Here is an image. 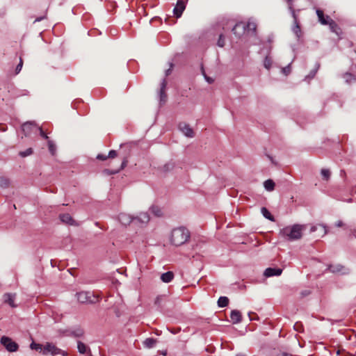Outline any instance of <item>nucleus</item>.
<instances>
[{
    "label": "nucleus",
    "instance_id": "7c9ffc66",
    "mask_svg": "<svg viewBox=\"0 0 356 356\" xmlns=\"http://www.w3.org/2000/svg\"><path fill=\"white\" fill-rule=\"evenodd\" d=\"M43 346L40 343H37L34 341H33L31 344H30V348L32 349V350H35L37 351H39L40 353H42V350H43Z\"/></svg>",
    "mask_w": 356,
    "mask_h": 356
},
{
    "label": "nucleus",
    "instance_id": "ddd939ff",
    "mask_svg": "<svg viewBox=\"0 0 356 356\" xmlns=\"http://www.w3.org/2000/svg\"><path fill=\"white\" fill-rule=\"evenodd\" d=\"M59 218L63 223L70 225H78V224L75 222V220L72 218V217L69 213H63L59 216Z\"/></svg>",
    "mask_w": 356,
    "mask_h": 356
},
{
    "label": "nucleus",
    "instance_id": "6e6552de",
    "mask_svg": "<svg viewBox=\"0 0 356 356\" xmlns=\"http://www.w3.org/2000/svg\"><path fill=\"white\" fill-rule=\"evenodd\" d=\"M179 129L188 138H193L194 136L193 130L190 127V126L184 122L179 123Z\"/></svg>",
    "mask_w": 356,
    "mask_h": 356
},
{
    "label": "nucleus",
    "instance_id": "bb28decb",
    "mask_svg": "<svg viewBox=\"0 0 356 356\" xmlns=\"http://www.w3.org/2000/svg\"><path fill=\"white\" fill-rule=\"evenodd\" d=\"M229 303V299L226 296H220L218 300V306L219 307H225Z\"/></svg>",
    "mask_w": 356,
    "mask_h": 356
},
{
    "label": "nucleus",
    "instance_id": "f257e3e1",
    "mask_svg": "<svg viewBox=\"0 0 356 356\" xmlns=\"http://www.w3.org/2000/svg\"><path fill=\"white\" fill-rule=\"evenodd\" d=\"M190 238L189 231L184 227H179L174 229L171 234V242L176 246L184 244Z\"/></svg>",
    "mask_w": 356,
    "mask_h": 356
},
{
    "label": "nucleus",
    "instance_id": "aec40b11",
    "mask_svg": "<svg viewBox=\"0 0 356 356\" xmlns=\"http://www.w3.org/2000/svg\"><path fill=\"white\" fill-rule=\"evenodd\" d=\"M257 29V24L255 20L253 18L249 19L247 24H245V31L248 30L252 31L253 33L256 32Z\"/></svg>",
    "mask_w": 356,
    "mask_h": 356
},
{
    "label": "nucleus",
    "instance_id": "a878e982",
    "mask_svg": "<svg viewBox=\"0 0 356 356\" xmlns=\"http://www.w3.org/2000/svg\"><path fill=\"white\" fill-rule=\"evenodd\" d=\"M343 77L347 83H351L356 81L355 76L351 73L346 72L343 74Z\"/></svg>",
    "mask_w": 356,
    "mask_h": 356
},
{
    "label": "nucleus",
    "instance_id": "423d86ee",
    "mask_svg": "<svg viewBox=\"0 0 356 356\" xmlns=\"http://www.w3.org/2000/svg\"><path fill=\"white\" fill-rule=\"evenodd\" d=\"M186 1L187 0H177L176 6L173 9V13L177 17H181L186 8Z\"/></svg>",
    "mask_w": 356,
    "mask_h": 356
},
{
    "label": "nucleus",
    "instance_id": "b1692460",
    "mask_svg": "<svg viewBox=\"0 0 356 356\" xmlns=\"http://www.w3.org/2000/svg\"><path fill=\"white\" fill-rule=\"evenodd\" d=\"M261 212L264 217L266 218V219L273 222L275 221L274 217L266 207H261Z\"/></svg>",
    "mask_w": 356,
    "mask_h": 356
},
{
    "label": "nucleus",
    "instance_id": "393cba45",
    "mask_svg": "<svg viewBox=\"0 0 356 356\" xmlns=\"http://www.w3.org/2000/svg\"><path fill=\"white\" fill-rule=\"evenodd\" d=\"M265 189L268 191H272L275 188V182L272 179H267L264 183Z\"/></svg>",
    "mask_w": 356,
    "mask_h": 356
},
{
    "label": "nucleus",
    "instance_id": "864d4df0",
    "mask_svg": "<svg viewBox=\"0 0 356 356\" xmlns=\"http://www.w3.org/2000/svg\"><path fill=\"white\" fill-rule=\"evenodd\" d=\"M170 332L173 334H177L178 332V330H170Z\"/></svg>",
    "mask_w": 356,
    "mask_h": 356
},
{
    "label": "nucleus",
    "instance_id": "9b49d317",
    "mask_svg": "<svg viewBox=\"0 0 356 356\" xmlns=\"http://www.w3.org/2000/svg\"><path fill=\"white\" fill-rule=\"evenodd\" d=\"M3 302L9 305L11 307L15 308L17 305L15 304V300L16 298L15 293H6L3 295Z\"/></svg>",
    "mask_w": 356,
    "mask_h": 356
},
{
    "label": "nucleus",
    "instance_id": "c9c22d12",
    "mask_svg": "<svg viewBox=\"0 0 356 356\" xmlns=\"http://www.w3.org/2000/svg\"><path fill=\"white\" fill-rule=\"evenodd\" d=\"M286 2L288 3L289 4V9L291 13V15L293 18V19H296V13H295V10L293 8V4H292V1L293 0H286Z\"/></svg>",
    "mask_w": 356,
    "mask_h": 356
},
{
    "label": "nucleus",
    "instance_id": "f704fd0d",
    "mask_svg": "<svg viewBox=\"0 0 356 356\" xmlns=\"http://www.w3.org/2000/svg\"><path fill=\"white\" fill-rule=\"evenodd\" d=\"M48 147L50 153L54 155L56 151V147L52 140H48Z\"/></svg>",
    "mask_w": 356,
    "mask_h": 356
},
{
    "label": "nucleus",
    "instance_id": "4d7b16f0",
    "mask_svg": "<svg viewBox=\"0 0 356 356\" xmlns=\"http://www.w3.org/2000/svg\"><path fill=\"white\" fill-rule=\"evenodd\" d=\"M6 128H0V131H6Z\"/></svg>",
    "mask_w": 356,
    "mask_h": 356
},
{
    "label": "nucleus",
    "instance_id": "6e6d98bb",
    "mask_svg": "<svg viewBox=\"0 0 356 356\" xmlns=\"http://www.w3.org/2000/svg\"><path fill=\"white\" fill-rule=\"evenodd\" d=\"M236 356H246V355L244 354H242V353H239V354H237Z\"/></svg>",
    "mask_w": 356,
    "mask_h": 356
},
{
    "label": "nucleus",
    "instance_id": "13d9d810",
    "mask_svg": "<svg viewBox=\"0 0 356 356\" xmlns=\"http://www.w3.org/2000/svg\"><path fill=\"white\" fill-rule=\"evenodd\" d=\"M158 301H159V298H157V299L156 300L155 303L156 304V303L158 302Z\"/></svg>",
    "mask_w": 356,
    "mask_h": 356
},
{
    "label": "nucleus",
    "instance_id": "f03ea898",
    "mask_svg": "<svg viewBox=\"0 0 356 356\" xmlns=\"http://www.w3.org/2000/svg\"><path fill=\"white\" fill-rule=\"evenodd\" d=\"M302 226L300 225H294L291 227H286L281 229L280 234L287 237L289 240H298L302 237Z\"/></svg>",
    "mask_w": 356,
    "mask_h": 356
},
{
    "label": "nucleus",
    "instance_id": "c756f323",
    "mask_svg": "<svg viewBox=\"0 0 356 356\" xmlns=\"http://www.w3.org/2000/svg\"><path fill=\"white\" fill-rule=\"evenodd\" d=\"M10 181L7 177H0V187L6 188L9 186Z\"/></svg>",
    "mask_w": 356,
    "mask_h": 356
},
{
    "label": "nucleus",
    "instance_id": "4be33fe9",
    "mask_svg": "<svg viewBox=\"0 0 356 356\" xmlns=\"http://www.w3.org/2000/svg\"><path fill=\"white\" fill-rule=\"evenodd\" d=\"M328 24L331 31L339 35L341 31L337 23L334 20L330 19Z\"/></svg>",
    "mask_w": 356,
    "mask_h": 356
},
{
    "label": "nucleus",
    "instance_id": "c85d7f7f",
    "mask_svg": "<svg viewBox=\"0 0 356 356\" xmlns=\"http://www.w3.org/2000/svg\"><path fill=\"white\" fill-rule=\"evenodd\" d=\"M319 67H320V64L319 63H316L315 68L313 69L312 70H311L309 74L305 77V79L307 80V79H313L315 76V75H316L318 70L319 69Z\"/></svg>",
    "mask_w": 356,
    "mask_h": 356
},
{
    "label": "nucleus",
    "instance_id": "bf43d9fd",
    "mask_svg": "<svg viewBox=\"0 0 356 356\" xmlns=\"http://www.w3.org/2000/svg\"><path fill=\"white\" fill-rule=\"evenodd\" d=\"M323 228L325 229L326 228L325 226H323ZM325 232H326V229H325Z\"/></svg>",
    "mask_w": 356,
    "mask_h": 356
},
{
    "label": "nucleus",
    "instance_id": "a211bd4d",
    "mask_svg": "<svg viewBox=\"0 0 356 356\" xmlns=\"http://www.w3.org/2000/svg\"><path fill=\"white\" fill-rule=\"evenodd\" d=\"M327 269L333 273H345L344 267L340 264L330 265Z\"/></svg>",
    "mask_w": 356,
    "mask_h": 356
},
{
    "label": "nucleus",
    "instance_id": "39448f33",
    "mask_svg": "<svg viewBox=\"0 0 356 356\" xmlns=\"http://www.w3.org/2000/svg\"><path fill=\"white\" fill-rule=\"evenodd\" d=\"M0 343L5 347V348L10 353L16 352L18 348V344L13 341L11 338L6 336L1 337Z\"/></svg>",
    "mask_w": 356,
    "mask_h": 356
},
{
    "label": "nucleus",
    "instance_id": "473e14b6",
    "mask_svg": "<svg viewBox=\"0 0 356 356\" xmlns=\"http://www.w3.org/2000/svg\"><path fill=\"white\" fill-rule=\"evenodd\" d=\"M150 211L155 216H157V217H159L162 215V212H161V210L160 209V208H159L158 207L156 206H152L151 208H150Z\"/></svg>",
    "mask_w": 356,
    "mask_h": 356
},
{
    "label": "nucleus",
    "instance_id": "09e8293b",
    "mask_svg": "<svg viewBox=\"0 0 356 356\" xmlns=\"http://www.w3.org/2000/svg\"><path fill=\"white\" fill-rule=\"evenodd\" d=\"M204 76L206 81L209 83H212L213 82V79L212 78H211V77L207 76L204 73Z\"/></svg>",
    "mask_w": 356,
    "mask_h": 356
},
{
    "label": "nucleus",
    "instance_id": "ea45409f",
    "mask_svg": "<svg viewBox=\"0 0 356 356\" xmlns=\"http://www.w3.org/2000/svg\"><path fill=\"white\" fill-rule=\"evenodd\" d=\"M72 334L76 337H81L83 334V330L81 328H76L72 332Z\"/></svg>",
    "mask_w": 356,
    "mask_h": 356
},
{
    "label": "nucleus",
    "instance_id": "37998d69",
    "mask_svg": "<svg viewBox=\"0 0 356 356\" xmlns=\"http://www.w3.org/2000/svg\"><path fill=\"white\" fill-rule=\"evenodd\" d=\"M22 65H23V61H22V59L20 58L19 63L16 66V68H15V74H17L20 72V71L22 70Z\"/></svg>",
    "mask_w": 356,
    "mask_h": 356
},
{
    "label": "nucleus",
    "instance_id": "de8ad7c7",
    "mask_svg": "<svg viewBox=\"0 0 356 356\" xmlns=\"http://www.w3.org/2000/svg\"><path fill=\"white\" fill-rule=\"evenodd\" d=\"M172 67H173L172 63H170V68L166 70L165 72L166 76H168L171 73Z\"/></svg>",
    "mask_w": 356,
    "mask_h": 356
},
{
    "label": "nucleus",
    "instance_id": "79ce46f5",
    "mask_svg": "<svg viewBox=\"0 0 356 356\" xmlns=\"http://www.w3.org/2000/svg\"><path fill=\"white\" fill-rule=\"evenodd\" d=\"M217 44L220 47H223L225 46V38L222 34L219 36Z\"/></svg>",
    "mask_w": 356,
    "mask_h": 356
},
{
    "label": "nucleus",
    "instance_id": "2eb2a0df",
    "mask_svg": "<svg viewBox=\"0 0 356 356\" xmlns=\"http://www.w3.org/2000/svg\"><path fill=\"white\" fill-rule=\"evenodd\" d=\"M231 321L233 324H237L241 322L242 316L238 310H232L230 314Z\"/></svg>",
    "mask_w": 356,
    "mask_h": 356
},
{
    "label": "nucleus",
    "instance_id": "72a5a7b5",
    "mask_svg": "<svg viewBox=\"0 0 356 356\" xmlns=\"http://www.w3.org/2000/svg\"><path fill=\"white\" fill-rule=\"evenodd\" d=\"M271 65H272V60L268 56V55H266L264 58V66L267 70H269L270 68Z\"/></svg>",
    "mask_w": 356,
    "mask_h": 356
},
{
    "label": "nucleus",
    "instance_id": "9d476101",
    "mask_svg": "<svg viewBox=\"0 0 356 356\" xmlns=\"http://www.w3.org/2000/svg\"><path fill=\"white\" fill-rule=\"evenodd\" d=\"M245 31V24L243 22H238L235 24L232 29V32L237 37L242 35Z\"/></svg>",
    "mask_w": 356,
    "mask_h": 356
},
{
    "label": "nucleus",
    "instance_id": "8fccbe9b",
    "mask_svg": "<svg viewBox=\"0 0 356 356\" xmlns=\"http://www.w3.org/2000/svg\"><path fill=\"white\" fill-rule=\"evenodd\" d=\"M343 225V222L341 220H338L335 223V226L337 227H342Z\"/></svg>",
    "mask_w": 356,
    "mask_h": 356
},
{
    "label": "nucleus",
    "instance_id": "5701e85b",
    "mask_svg": "<svg viewBox=\"0 0 356 356\" xmlns=\"http://www.w3.org/2000/svg\"><path fill=\"white\" fill-rule=\"evenodd\" d=\"M175 167V163L174 161H170L169 162L166 163L163 166V171L164 172H171L172 170H174Z\"/></svg>",
    "mask_w": 356,
    "mask_h": 356
},
{
    "label": "nucleus",
    "instance_id": "603ef678",
    "mask_svg": "<svg viewBox=\"0 0 356 356\" xmlns=\"http://www.w3.org/2000/svg\"><path fill=\"white\" fill-rule=\"evenodd\" d=\"M29 93V92L27 90H24L23 93L22 94H19V95H26Z\"/></svg>",
    "mask_w": 356,
    "mask_h": 356
},
{
    "label": "nucleus",
    "instance_id": "dca6fc26",
    "mask_svg": "<svg viewBox=\"0 0 356 356\" xmlns=\"http://www.w3.org/2000/svg\"><path fill=\"white\" fill-rule=\"evenodd\" d=\"M316 13L318 16L319 22L322 24H323V25L328 24L330 19H331L329 16L327 15L326 17H325L323 12L320 9H317Z\"/></svg>",
    "mask_w": 356,
    "mask_h": 356
},
{
    "label": "nucleus",
    "instance_id": "4c0bfd02",
    "mask_svg": "<svg viewBox=\"0 0 356 356\" xmlns=\"http://www.w3.org/2000/svg\"><path fill=\"white\" fill-rule=\"evenodd\" d=\"M127 159H124L122 162V164H121V166H120V168L118 170H115V171H110V170H108V174H116L118 173L120 170H122L124 169L126 166H127Z\"/></svg>",
    "mask_w": 356,
    "mask_h": 356
},
{
    "label": "nucleus",
    "instance_id": "20e7f679",
    "mask_svg": "<svg viewBox=\"0 0 356 356\" xmlns=\"http://www.w3.org/2000/svg\"><path fill=\"white\" fill-rule=\"evenodd\" d=\"M42 355H51L52 356L61 355L62 356H67V353L60 348L56 347L52 343L47 342L43 347Z\"/></svg>",
    "mask_w": 356,
    "mask_h": 356
},
{
    "label": "nucleus",
    "instance_id": "1a4fd4ad",
    "mask_svg": "<svg viewBox=\"0 0 356 356\" xmlns=\"http://www.w3.org/2000/svg\"><path fill=\"white\" fill-rule=\"evenodd\" d=\"M166 86H167L166 80H165V79H163L161 83V88H160V91L159 93V101H160L161 104H165L167 100V95L165 92Z\"/></svg>",
    "mask_w": 356,
    "mask_h": 356
},
{
    "label": "nucleus",
    "instance_id": "f8f14e48",
    "mask_svg": "<svg viewBox=\"0 0 356 356\" xmlns=\"http://www.w3.org/2000/svg\"><path fill=\"white\" fill-rule=\"evenodd\" d=\"M282 273V270L279 268H267L264 272V275L266 277H270L273 276H278L280 275Z\"/></svg>",
    "mask_w": 356,
    "mask_h": 356
},
{
    "label": "nucleus",
    "instance_id": "f3484780",
    "mask_svg": "<svg viewBox=\"0 0 356 356\" xmlns=\"http://www.w3.org/2000/svg\"><path fill=\"white\" fill-rule=\"evenodd\" d=\"M134 220H137L139 223L144 225L147 224L149 220V216L147 213L143 212L139 213L138 216L134 218Z\"/></svg>",
    "mask_w": 356,
    "mask_h": 356
},
{
    "label": "nucleus",
    "instance_id": "7ed1b4c3",
    "mask_svg": "<svg viewBox=\"0 0 356 356\" xmlns=\"http://www.w3.org/2000/svg\"><path fill=\"white\" fill-rule=\"evenodd\" d=\"M77 300L82 304H95L99 301V297L91 291H80L76 293Z\"/></svg>",
    "mask_w": 356,
    "mask_h": 356
},
{
    "label": "nucleus",
    "instance_id": "a19ab883",
    "mask_svg": "<svg viewBox=\"0 0 356 356\" xmlns=\"http://www.w3.org/2000/svg\"><path fill=\"white\" fill-rule=\"evenodd\" d=\"M32 153H33L32 148H28L25 151L20 152L19 154L22 157H26L27 156L32 154Z\"/></svg>",
    "mask_w": 356,
    "mask_h": 356
},
{
    "label": "nucleus",
    "instance_id": "a18cd8bd",
    "mask_svg": "<svg viewBox=\"0 0 356 356\" xmlns=\"http://www.w3.org/2000/svg\"><path fill=\"white\" fill-rule=\"evenodd\" d=\"M117 156V152L115 150H111L107 155L108 158H115Z\"/></svg>",
    "mask_w": 356,
    "mask_h": 356
},
{
    "label": "nucleus",
    "instance_id": "0eeeda50",
    "mask_svg": "<svg viewBox=\"0 0 356 356\" xmlns=\"http://www.w3.org/2000/svg\"><path fill=\"white\" fill-rule=\"evenodd\" d=\"M37 124L34 122H26L22 126V130L25 136H29L31 132L37 129Z\"/></svg>",
    "mask_w": 356,
    "mask_h": 356
},
{
    "label": "nucleus",
    "instance_id": "412c9836",
    "mask_svg": "<svg viewBox=\"0 0 356 356\" xmlns=\"http://www.w3.org/2000/svg\"><path fill=\"white\" fill-rule=\"evenodd\" d=\"M293 32L295 33L298 39H300L301 37V30L300 27L298 23L297 18L294 19V26L292 28Z\"/></svg>",
    "mask_w": 356,
    "mask_h": 356
},
{
    "label": "nucleus",
    "instance_id": "3c124183",
    "mask_svg": "<svg viewBox=\"0 0 356 356\" xmlns=\"http://www.w3.org/2000/svg\"><path fill=\"white\" fill-rule=\"evenodd\" d=\"M44 18H45V16L40 17H37V18L35 19L34 22H40V21H42V20L43 19H44Z\"/></svg>",
    "mask_w": 356,
    "mask_h": 356
},
{
    "label": "nucleus",
    "instance_id": "49530a36",
    "mask_svg": "<svg viewBox=\"0 0 356 356\" xmlns=\"http://www.w3.org/2000/svg\"><path fill=\"white\" fill-rule=\"evenodd\" d=\"M97 159L98 160H102V161H105L106 160V159L108 158L107 156L104 155V154H99L97 156Z\"/></svg>",
    "mask_w": 356,
    "mask_h": 356
},
{
    "label": "nucleus",
    "instance_id": "6ab92c4d",
    "mask_svg": "<svg viewBox=\"0 0 356 356\" xmlns=\"http://www.w3.org/2000/svg\"><path fill=\"white\" fill-rule=\"evenodd\" d=\"M174 278V273L171 271H168L166 273H163L161 275V280L164 283L170 282Z\"/></svg>",
    "mask_w": 356,
    "mask_h": 356
},
{
    "label": "nucleus",
    "instance_id": "5fc2aeb1",
    "mask_svg": "<svg viewBox=\"0 0 356 356\" xmlns=\"http://www.w3.org/2000/svg\"><path fill=\"white\" fill-rule=\"evenodd\" d=\"M250 314H251V313H250V312H249V313H248V316H250ZM254 318H252V317H250V321H252V320H254Z\"/></svg>",
    "mask_w": 356,
    "mask_h": 356
},
{
    "label": "nucleus",
    "instance_id": "cd10ccee",
    "mask_svg": "<svg viewBox=\"0 0 356 356\" xmlns=\"http://www.w3.org/2000/svg\"><path fill=\"white\" fill-rule=\"evenodd\" d=\"M155 343H156V340L153 338H147L143 341L144 346L146 348H152L155 345Z\"/></svg>",
    "mask_w": 356,
    "mask_h": 356
},
{
    "label": "nucleus",
    "instance_id": "4468645a",
    "mask_svg": "<svg viewBox=\"0 0 356 356\" xmlns=\"http://www.w3.org/2000/svg\"><path fill=\"white\" fill-rule=\"evenodd\" d=\"M118 220L123 225H129L133 220H134V217L131 216L127 213H120L118 216Z\"/></svg>",
    "mask_w": 356,
    "mask_h": 356
},
{
    "label": "nucleus",
    "instance_id": "e433bc0d",
    "mask_svg": "<svg viewBox=\"0 0 356 356\" xmlns=\"http://www.w3.org/2000/svg\"><path fill=\"white\" fill-rule=\"evenodd\" d=\"M321 174L323 178L325 180H328L330 177V171L328 169H322Z\"/></svg>",
    "mask_w": 356,
    "mask_h": 356
},
{
    "label": "nucleus",
    "instance_id": "58836bf2",
    "mask_svg": "<svg viewBox=\"0 0 356 356\" xmlns=\"http://www.w3.org/2000/svg\"><path fill=\"white\" fill-rule=\"evenodd\" d=\"M291 63H289L286 67H282V70H281L282 73L284 74L286 76L289 75L291 73Z\"/></svg>",
    "mask_w": 356,
    "mask_h": 356
},
{
    "label": "nucleus",
    "instance_id": "c03bdc74",
    "mask_svg": "<svg viewBox=\"0 0 356 356\" xmlns=\"http://www.w3.org/2000/svg\"><path fill=\"white\" fill-rule=\"evenodd\" d=\"M36 130H38L40 131V135L46 140L49 139V137L43 131L41 127H37Z\"/></svg>",
    "mask_w": 356,
    "mask_h": 356
},
{
    "label": "nucleus",
    "instance_id": "2f4dec72",
    "mask_svg": "<svg viewBox=\"0 0 356 356\" xmlns=\"http://www.w3.org/2000/svg\"><path fill=\"white\" fill-rule=\"evenodd\" d=\"M77 348H78V351L81 354H84L86 352L88 348L85 343L79 341L77 342Z\"/></svg>",
    "mask_w": 356,
    "mask_h": 356
}]
</instances>
